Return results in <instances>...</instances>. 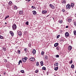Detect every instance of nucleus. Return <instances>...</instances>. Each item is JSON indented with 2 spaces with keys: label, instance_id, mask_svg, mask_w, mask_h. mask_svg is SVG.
<instances>
[{
  "label": "nucleus",
  "instance_id": "1",
  "mask_svg": "<svg viewBox=\"0 0 76 76\" xmlns=\"http://www.w3.org/2000/svg\"><path fill=\"white\" fill-rule=\"evenodd\" d=\"M17 27H16V25L15 24H13L12 26V28L13 30H15L17 28Z\"/></svg>",
  "mask_w": 76,
  "mask_h": 76
},
{
  "label": "nucleus",
  "instance_id": "2",
  "mask_svg": "<svg viewBox=\"0 0 76 76\" xmlns=\"http://www.w3.org/2000/svg\"><path fill=\"white\" fill-rule=\"evenodd\" d=\"M71 7L70 6V5L69 4H68L66 6V8L67 9H70Z\"/></svg>",
  "mask_w": 76,
  "mask_h": 76
},
{
  "label": "nucleus",
  "instance_id": "3",
  "mask_svg": "<svg viewBox=\"0 0 76 76\" xmlns=\"http://www.w3.org/2000/svg\"><path fill=\"white\" fill-rule=\"evenodd\" d=\"M30 60L31 61H35V58L34 57H32L30 58Z\"/></svg>",
  "mask_w": 76,
  "mask_h": 76
},
{
  "label": "nucleus",
  "instance_id": "4",
  "mask_svg": "<svg viewBox=\"0 0 76 76\" xmlns=\"http://www.w3.org/2000/svg\"><path fill=\"white\" fill-rule=\"evenodd\" d=\"M75 6V4L73 3H72L71 4V6L72 8V9H73V7Z\"/></svg>",
  "mask_w": 76,
  "mask_h": 76
},
{
  "label": "nucleus",
  "instance_id": "5",
  "mask_svg": "<svg viewBox=\"0 0 76 76\" xmlns=\"http://www.w3.org/2000/svg\"><path fill=\"white\" fill-rule=\"evenodd\" d=\"M50 7H51L52 9H54V8H55V6H54V5H53L52 4H50Z\"/></svg>",
  "mask_w": 76,
  "mask_h": 76
},
{
  "label": "nucleus",
  "instance_id": "6",
  "mask_svg": "<svg viewBox=\"0 0 76 76\" xmlns=\"http://www.w3.org/2000/svg\"><path fill=\"white\" fill-rule=\"evenodd\" d=\"M65 35L66 37H69V34L68 32H66L65 34Z\"/></svg>",
  "mask_w": 76,
  "mask_h": 76
},
{
  "label": "nucleus",
  "instance_id": "7",
  "mask_svg": "<svg viewBox=\"0 0 76 76\" xmlns=\"http://www.w3.org/2000/svg\"><path fill=\"white\" fill-rule=\"evenodd\" d=\"M72 47L71 46H69L68 47V50H69V51H70V50H72Z\"/></svg>",
  "mask_w": 76,
  "mask_h": 76
},
{
  "label": "nucleus",
  "instance_id": "8",
  "mask_svg": "<svg viewBox=\"0 0 76 76\" xmlns=\"http://www.w3.org/2000/svg\"><path fill=\"white\" fill-rule=\"evenodd\" d=\"M58 45V43H56L54 45V46L55 47H57Z\"/></svg>",
  "mask_w": 76,
  "mask_h": 76
},
{
  "label": "nucleus",
  "instance_id": "9",
  "mask_svg": "<svg viewBox=\"0 0 76 76\" xmlns=\"http://www.w3.org/2000/svg\"><path fill=\"white\" fill-rule=\"evenodd\" d=\"M47 11L46 10H43L42 11V13L43 14H45V13H47Z\"/></svg>",
  "mask_w": 76,
  "mask_h": 76
},
{
  "label": "nucleus",
  "instance_id": "10",
  "mask_svg": "<svg viewBox=\"0 0 76 76\" xmlns=\"http://www.w3.org/2000/svg\"><path fill=\"white\" fill-rule=\"evenodd\" d=\"M33 54H35V53H36V50L35 49H34L33 50Z\"/></svg>",
  "mask_w": 76,
  "mask_h": 76
},
{
  "label": "nucleus",
  "instance_id": "11",
  "mask_svg": "<svg viewBox=\"0 0 76 76\" xmlns=\"http://www.w3.org/2000/svg\"><path fill=\"white\" fill-rule=\"evenodd\" d=\"M32 12L34 15H35L37 14V12L35 11H32Z\"/></svg>",
  "mask_w": 76,
  "mask_h": 76
},
{
  "label": "nucleus",
  "instance_id": "12",
  "mask_svg": "<svg viewBox=\"0 0 76 76\" xmlns=\"http://www.w3.org/2000/svg\"><path fill=\"white\" fill-rule=\"evenodd\" d=\"M18 34L19 36H21L22 35V32H21V31H19L18 32Z\"/></svg>",
  "mask_w": 76,
  "mask_h": 76
},
{
  "label": "nucleus",
  "instance_id": "13",
  "mask_svg": "<svg viewBox=\"0 0 76 76\" xmlns=\"http://www.w3.org/2000/svg\"><path fill=\"white\" fill-rule=\"evenodd\" d=\"M72 20V19L70 18H69L68 19V22H71Z\"/></svg>",
  "mask_w": 76,
  "mask_h": 76
},
{
  "label": "nucleus",
  "instance_id": "14",
  "mask_svg": "<svg viewBox=\"0 0 76 76\" xmlns=\"http://www.w3.org/2000/svg\"><path fill=\"white\" fill-rule=\"evenodd\" d=\"M54 65H55V66H56V67H57V66H58V63H56Z\"/></svg>",
  "mask_w": 76,
  "mask_h": 76
},
{
  "label": "nucleus",
  "instance_id": "15",
  "mask_svg": "<svg viewBox=\"0 0 76 76\" xmlns=\"http://www.w3.org/2000/svg\"><path fill=\"white\" fill-rule=\"evenodd\" d=\"M58 67H57L55 68L54 70H55V71H57V70H58Z\"/></svg>",
  "mask_w": 76,
  "mask_h": 76
},
{
  "label": "nucleus",
  "instance_id": "16",
  "mask_svg": "<svg viewBox=\"0 0 76 76\" xmlns=\"http://www.w3.org/2000/svg\"><path fill=\"white\" fill-rule=\"evenodd\" d=\"M9 18V15H7L5 17L4 20H6V19H7V18Z\"/></svg>",
  "mask_w": 76,
  "mask_h": 76
},
{
  "label": "nucleus",
  "instance_id": "17",
  "mask_svg": "<svg viewBox=\"0 0 76 76\" xmlns=\"http://www.w3.org/2000/svg\"><path fill=\"white\" fill-rule=\"evenodd\" d=\"M47 58H48V56L46 55H45V60H47Z\"/></svg>",
  "mask_w": 76,
  "mask_h": 76
},
{
  "label": "nucleus",
  "instance_id": "18",
  "mask_svg": "<svg viewBox=\"0 0 76 76\" xmlns=\"http://www.w3.org/2000/svg\"><path fill=\"white\" fill-rule=\"evenodd\" d=\"M10 34H11V35H12V36H13L14 34H13V32L10 31Z\"/></svg>",
  "mask_w": 76,
  "mask_h": 76
},
{
  "label": "nucleus",
  "instance_id": "19",
  "mask_svg": "<svg viewBox=\"0 0 76 76\" xmlns=\"http://www.w3.org/2000/svg\"><path fill=\"white\" fill-rule=\"evenodd\" d=\"M22 61H23V62H25V61H26V60L24 59V58H23L22 59Z\"/></svg>",
  "mask_w": 76,
  "mask_h": 76
},
{
  "label": "nucleus",
  "instance_id": "20",
  "mask_svg": "<svg viewBox=\"0 0 76 76\" xmlns=\"http://www.w3.org/2000/svg\"><path fill=\"white\" fill-rule=\"evenodd\" d=\"M23 13V11H20L19 12V14L21 15H22V14Z\"/></svg>",
  "mask_w": 76,
  "mask_h": 76
},
{
  "label": "nucleus",
  "instance_id": "21",
  "mask_svg": "<svg viewBox=\"0 0 76 76\" xmlns=\"http://www.w3.org/2000/svg\"><path fill=\"white\" fill-rule=\"evenodd\" d=\"M56 50H58V51H59V49H60V47L59 46H58L56 48Z\"/></svg>",
  "mask_w": 76,
  "mask_h": 76
},
{
  "label": "nucleus",
  "instance_id": "22",
  "mask_svg": "<svg viewBox=\"0 0 76 76\" xmlns=\"http://www.w3.org/2000/svg\"><path fill=\"white\" fill-rule=\"evenodd\" d=\"M40 64L41 66H43L44 65V64L43 63V61H41L40 62Z\"/></svg>",
  "mask_w": 76,
  "mask_h": 76
},
{
  "label": "nucleus",
  "instance_id": "23",
  "mask_svg": "<svg viewBox=\"0 0 76 76\" xmlns=\"http://www.w3.org/2000/svg\"><path fill=\"white\" fill-rule=\"evenodd\" d=\"M17 53L18 54H20V50H18Z\"/></svg>",
  "mask_w": 76,
  "mask_h": 76
},
{
  "label": "nucleus",
  "instance_id": "24",
  "mask_svg": "<svg viewBox=\"0 0 76 76\" xmlns=\"http://www.w3.org/2000/svg\"><path fill=\"white\" fill-rule=\"evenodd\" d=\"M22 61L21 60H20L19 61V63H18V64H19V65H20V63H22Z\"/></svg>",
  "mask_w": 76,
  "mask_h": 76
},
{
  "label": "nucleus",
  "instance_id": "25",
  "mask_svg": "<svg viewBox=\"0 0 76 76\" xmlns=\"http://www.w3.org/2000/svg\"><path fill=\"white\" fill-rule=\"evenodd\" d=\"M24 51H26V52L27 51H28V50H27V48H26L24 49Z\"/></svg>",
  "mask_w": 76,
  "mask_h": 76
},
{
  "label": "nucleus",
  "instance_id": "26",
  "mask_svg": "<svg viewBox=\"0 0 76 76\" xmlns=\"http://www.w3.org/2000/svg\"><path fill=\"white\" fill-rule=\"evenodd\" d=\"M26 24L27 25H29V22L28 21L26 22Z\"/></svg>",
  "mask_w": 76,
  "mask_h": 76
},
{
  "label": "nucleus",
  "instance_id": "27",
  "mask_svg": "<svg viewBox=\"0 0 76 76\" xmlns=\"http://www.w3.org/2000/svg\"><path fill=\"white\" fill-rule=\"evenodd\" d=\"M74 65L73 64H72V65L71 66V68L72 69H73V68H74Z\"/></svg>",
  "mask_w": 76,
  "mask_h": 76
},
{
  "label": "nucleus",
  "instance_id": "28",
  "mask_svg": "<svg viewBox=\"0 0 76 76\" xmlns=\"http://www.w3.org/2000/svg\"><path fill=\"white\" fill-rule=\"evenodd\" d=\"M42 70H46V68H45V67L43 66L42 67Z\"/></svg>",
  "mask_w": 76,
  "mask_h": 76
},
{
  "label": "nucleus",
  "instance_id": "29",
  "mask_svg": "<svg viewBox=\"0 0 76 76\" xmlns=\"http://www.w3.org/2000/svg\"><path fill=\"white\" fill-rule=\"evenodd\" d=\"M9 5H11L12 4V1H10L9 2Z\"/></svg>",
  "mask_w": 76,
  "mask_h": 76
},
{
  "label": "nucleus",
  "instance_id": "30",
  "mask_svg": "<svg viewBox=\"0 0 76 76\" xmlns=\"http://www.w3.org/2000/svg\"><path fill=\"white\" fill-rule=\"evenodd\" d=\"M36 66H39V63L38 62H37Z\"/></svg>",
  "mask_w": 76,
  "mask_h": 76
},
{
  "label": "nucleus",
  "instance_id": "31",
  "mask_svg": "<svg viewBox=\"0 0 76 76\" xmlns=\"http://www.w3.org/2000/svg\"><path fill=\"white\" fill-rule=\"evenodd\" d=\"M14 9H15V10H16L18 8H17V7L16 6H14Z\"/></svg>",
  "mask_w": 76,
  "mask_h": 76
},
{
  "label": "nucleus",
  "instance_id": "32",
  "mask_svg": "<svg viewBox=\"0 0 76 76\" xmlns=\"http://www.w3.org/2000/svg\"><path fill=\"white\" fill-rule=\"evenodd\" d=\"M74 35H76V31H74Z\"/></svg>",
  "mask_w": 76,
  "mask_h": 76
},
{
  "label": "nucleus",
  "instance_id": "33",
  "mask_svg": "<svg viewBox=\"0 0 76 76\" xmlns=\"http://www.w3.org/2000/svg\"><path fill=\"white\" fill-rule=\"evenodd\" d=\"M28 47H31V44L29 43L28 44Z\"/></svg>",
  "mask_w": 76,
  "mask_h": 76
},
{
  "label": "nucleus",
  "instance_id": "34",
  "mask_svg": "<svg viewBox=\"0 0 76 76\" xmlns=\"http://www.w3.org/2000/svg\"><path fill=\"white\" fill-rule=\"evenodd\" d=\"M56 57H57V58H58V57H59V55H57Z\"/></svg>",
  "mask_w": 76,
  "mask_h": 76
},
{
  "label": "nucleus",
  "instance_id": "35",
  "mask_svg": "<svg viewBox=\"0 0 76 76\" xmlns=\"http://www.w3.org/2000/svg\"><path fill=\"white\" fill-rule=\"evenodd\" d=\"M62 22L63 21H62V20H60L59 21L60 23H62Z\"/></svg>",
  "mask_w": 76,
  "mask_h": 76
},
{
  "label": "nucleus",
  "instance_id": "36",
  "mask_svg": "<svg viewBox=\"0 0 76 76\" xmlns=\"http://www.w3.org/2000/svg\"><path fill=\"white\" fill-rule=\"evenodd\" d=\"M74 24L75 25V26H76V21H75Z\"/></svg>",
  "mask_w": 76,
  "mask_h": 76
},
{
  "label": "nucleus",
  "instance_id": "37",
  "mask_svg": "<svg viewBox=\"0 0 76 76\" xmlns=\"http://www.w3.org/2000/svg\"><path fill=\"white\" fill-rule=\"evenodd\" d=\"M0 38L1 39H3V37L1 36H0Z\"/></svg>",
  "mask_w": 76,
  "mask_h": 76
},
{
  "label": "nucleus",
  "instance_id": "38",
  "mask_svg": "<svg viewBox=\"0 0 76 76\" xmlns=\"http://www.w3.org/2000/svg\"><path fill=\"white\" fill-rule=\"evenodd\" d=\"M21 73H24V70H21Z\"/></svg>",
  "mask_w": 76,
  "mask_h": 76
},
{
  "label": "nucleus",
  "instance_id": "39",
  "mask_svg": "<svg viewBox=\"0 0 76 76\" xmlns=\"http://www.w3.org/2000/svg\"><path fill=\"white\" fill-rule=\"evenodd\" d=\"M24 58L26 61V60H27V59H28V58L26 57H25Z\"/></svg>",
  "mask_w": 76,
  "mask_h": 76
},
{
  "label": "nucleus",
  "instance_id": "40",
  "mask_svg": "<svg viewBox=\"0 0 76 76\" xmlns=\"http://www.w3.org/2000/svg\"><path fill=\"white\" fill-rule=\"evenodd\" d=\"M31 8H32V9H34L35 8V7H34V6H32Z\"/></svg>",
  "mask_w": 76,
  "mask_h": 76
},
{
  "label": "nucleus",
  "instance_id": "41",
  "mask_svg": "<svg viewBox=\"0 0 76 76\" xmlns=\"http://www.w3.org/2000/svg\"><path fill=\"white\" fill-rule=\"evenodd\" d=\"M38 70H37L35 71V73H38Z\"/></svg>",
  "mask_w": 76,
  "mask_h": 76
},
{
  "label": "nucleus",
  "instance_id": "42",
  "mask_svg": "<svg viewBox=\"0 0 76 76\" xmlns=\"http://www.w3.org/2000/svg\"><path fill=\"white\" fill-rule=\"evenodd\" d=\"M44 52H42L41 53L42 55H44Z\"/></svg>",
  "mask_w": 76,
  "mask_h": 76
},
{
  "label": "nucleus",
  "instance_id": "43",
  "mask_svg": "<svg viewBox=\"0 0 76 76\" xmlns=\"http://www.w3.org/2000/svg\"><path fill=\"white\" fill-rule=\"evenodd\" d=\"M72 62H73V61H72V60H71V61L70 62V64H71L72 63Z\"/></svg>",
  "mask_w": 76,
  "mask_h": 76
},
{
  "label": "nucleus",
  "instance_id": "44",
  "mask_svg": "<svg viewBox=\"0 0 76 76\" xmlns=\"http://www.w3.org/2000/svg\"><path fill=\"white\" fill-rule=\"evenodd\" d=\"M4 61L5 62H7V60H6V59H4Z\"/></svg>",
  "mask_w": 76,
  "mask_h": 76
},
{
  "label": "nucleus",
  "instance_id": "45",
  "mask_svg": "<svg viewBox=\"0 0 76 76\" xmlns=\"http://www.w3.org/2000/svg\"><path fill=\"white\" fill-rule=\"evenodd\" d=\"M66 2L65 1H64V0L63 1V3H66Z\"/></svg>",
  "mask_w": 76,
  "mask_h": 76
},
{
  "label": "nucleus",
  "instance_id": "46",
  "mask_svg": "<svg viewBox=\"0 0 76 76\" xmlns=\"http://www.w3.org/2000/svg\"><path fill=\"white\" fill-rule=\"evenodd\" d=\"M59 37H60V35H59L57 36V38H58Z\"/></svg>",
  "mask_w": 76,
  "mask_h": 76
},
{
  "label": "nucleus",
  "instance_id": "47",
  "mask_svg": "<svg viewBox=\"0 0 76 76\" xmlns=\"http://www.w3.org/2000/svg\"><path fill=\"white\" fill-rule=\"evenodd\" d=\"M62 12H65V10L64 9H62Z\"/></svg>",
  "mask_w": 76,
  "mask_h": 76
},
{
  "label": "nucleus",
  "instance_id": "48",
  "mask_svg": "<svg viewBox=\"0 0 76 76\" xmlns=\"http://www.w3.org/2000/svg\"><path fill=\"white\" fill-rule=\"evenodd\" d=\"M69 28V26H66V28Z\"/></svg>",
  "mask_w": 76,
  "mask_h": 76
},
{
  "label": "nucleus",
  "instance_id": "49",
  "mask_svg": "<svg viewBox=\"0 0 76 76\" xmlns=\"http://www.w3.org/2000/svg\"><path fill=\"white\" fill-rule=\"evenodd\" d=\"M63 41V40L62 39H60V41H61H61Z\"/></svg>",
  "mask_w": 76,
  "mask_h": 76
},
{
  "label": "nucleus",
  "instance_id": "50",
  "mask_svg": "<svg viewBox=\"0 0 76 76\" xmlns=\"http://www.w3.org/2000/svg\"><path fill=\"white\" fill-rule=\"evenodd\" d=\"M47 75H48V72H47Z\"/></svg>",
  "mask_w": 76,
  "mask_h": 76
},
{
  "label": "nucleus",
  "instance_id": "51",
  "mask_svg": "<svg viewBox=\"0 0 76 76\" xmlns=\"http://www.w3.org/2000/svg\"><path fill=\"white\" fill-rule=\"evenodd\" d=\"M49 16V15H48L46 17H48Z\"/></svg>",
  "mask_w": 76,
  "mask_h": 76
},
{
  "label": "nucleus",
  "instance_id": "52",
  "mask_svg": "<svg viewBox=\"0 0 76 76\" xmlns=\"http://www.w3.org/2000/svg\"><path fill=\"white\" fill-rule=\"evenodd\" d=\"M31 0H28V1H30Z\"/></svg>",
  "mask_w": 76,
  "mask_h": 76
},
{
  "label": "nucleus",
  "instance_id": "53",
  "mask_svg": "<svg viewBox=\"0 0 76 76\" xmlns=\"http://www.w3.org/2000/svg\"><path fill=\"white\" fill-rule=\"evenodd\" d=\"M7 58H8V59H9V58H9V57H7Z\"/></svg>",
  "mask_w": 76,
  "mask_h": 76
},
{
  "label": "nucleus",
  "instance_id": "54",
  "mask_svg": "<svg viewBox=\"0 0 76 76\" xmlns=\"http://www.w3.org/2000/svg\"><path fill=\"white\" fill-rule=\"evenodd\" d=\"M75 17H76V14H75Z\"/></svg>",
  "mask_w": 76,
  "mask_h": 76
},
{
  "label": "nucleus",
  "instance_id": "55",
  "mask_svg": "<svg viewBox=\"0 0 76 76\" xmlns=\"http://www.w3.org/2000/svg\"><path fill=\"white\" fill-rule=\"evenodd\" d=\"M5 24H7V23H5Z\"/></svg>",
  "mask_w": 76,
  "mask_h": 76
},
{
  "label": "nucleus",
  "instance_id": "56",
  "mask_svg": "<svg viewBox=\"0 0 76 76\" xmlns=\"http://www.w3.org/2000/svg\"><path fill=\"white\" fill-rule=\"evenodd\" d=\"M75 73H76V70H75Z\"/></svg>",
  "mask_w": 76,
  "mask_h": 76
},
{
  "label": "nucleus",
  "instance_id": "57",
  "mask_svg": "<svg viewBox=\"0 0 76 76\" xmlns=\"http://www.w3.org/2000/svg\"><path fill=\"white\" fill-rule=\"evenodd\" d=\"M53 20H54V18H53Z\"/></svg>",
  "mask_w": 76,
  "mask_h": 76
},
{
  "label": "nucleus",
  "instance_id": "58",
  "mask_svg": "<svg viewBox=\"0 0 76 76\" xmlns=\"http://www.w3.org/2000/svg\"><path fill=\"white\" fill-rule=\"evenodd\" d=\"M0 76H1V75H0Z\"/></svg>",
  "mask_w": 76,
  "mask_h": 76
},
{
  "label": "nucleus",
  "instance_id": "59",
  "mask_svg": "<svg viewBox=\"0 0 76 76\" xmlns=\"http://www.w3.org/2000/svg\"><path fill=\"white\" fill-rule=\"evenodd\" d=\"M27 0H26V1H27Z\"/></svg>",
  "mask_w": 76,
  "mask_h": 76
}]
</instances>
